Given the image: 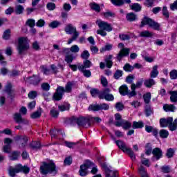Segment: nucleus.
<instances>
[{
  "mask_svg": "<svg viewBox=\"0 0 177 177\" xmlns=\"http://www.w3.org/2000/svg\"><path fill=\"white\" fill-rule=\"evenodd\" d=\"M143 26H149L151 27V28L156 30V31H160V26L158 24V23L154 21L153 19L149 17H145L142 20L141 27H143Z\"/></svg>",
  "mask_w": 177,
  "mask_h": 177,
  "instance_id": "5",
  "label": "nucleus"
},
{
  "mask_svg": "<svg viewBox=\"0 0 177 177\" xmlns=\"http://www.w3.org/2000/svg\"><path fill=\"white\" fill-rule=\"evenodd\" d=\"M128 55H129V49L122 48L118 55V60H119V62H121L122 57H124V56H128Z\"/></svg>",
  "mask_w": 177,
  "mask_h": 177,
  "instance_id": "19",
  "label": "nucleus"
},
{
  "mask_svg": "<svg viewBox=\"0 0 177 177\" xmlns=\"http://www.w3.org/2000/svg\"><path fill=\"white\" fill-rule=\"evenodd\" d=\"M41 115H42V109L41 108H39L36 111L33 112L30 115V118L35 120L37 118H39Z\"/></svg>",
  "mask_w": 177,
  "mask_h": 177,
  "instance_id": "23",
  "label": "nucleus"
},
{
  "mask_svg": "<svg viewBox=\"0 0 177 177\" xmlns=\"http://www.w3.org/2000/svg\"><path fill=\"white\" fill-rule=\"evenodd\" d=\"M36 26L37 27H44V26H45V20L41 19H39L37 23H36Z\"/></svg>",
  "mask_w": 177,
  "mask_h": 177,
  "instance_id": "58",
  "label": "nucleus"
},
{
  "mask_svg": "<svg viewBox=\"0 0 177 177\" xmlns=\"http://www.w3.org/2000/svg\"><path fill=\"white\" fill-rule=\"evenodd\" d=\"M70 50L72 53H78L80 52V47L78 45H73L70 48H65L64 52Z\"/></svg>",
  "mask_w": 177,
  "mask_h": 177,
  "instance_id": "28",
  "label": "nucleus"
},
{
  "mask_svg": "<svg viewBox=\"0 0 177 177\" xmlns=\"http://www.w3.org/2000/svg\"><path fill=\"white\" fill-rule=\"evenodd\" d=\"M89 56H91V54H89V51L86 50H84L81 54V58L85 59L86 60L89 59Z\"/></svg>",
  "mask_w": 177,
  "mask_h": 177,
  "instance_id": "49",
  "label": "nucleus"
},
{
  "mask_svg": "<svg viewBox=\"0 0 177 177\" xmlns=\"http://www.w3.org/2000/svg\"><path fill=\"white\" fill-rule=\"evenodd\" d=\"M145 150V153L147 154V156H150V154H151V152H153V148H151V145H150V144H147L146 145Z\"/></svg>",
  "mask_w": 177,
  "mask_h": 177,
  "instance_id": "51",
  "label": "nucleus"
},
{
  "mask_svg": "<svg viewBox=\"0 0 177 177\" xmlns=\"http://www.w3.org/2000/svg\"><path fill=\"white\" fill-rule=\"evenodd\" d=\"M13 53V48L12 47H7L6 48V55H7V56H12Z\"/></svg>",
  "mask_w": 177,
  "mask_h": 177,
  "instance_id": "61",
  "label": "nucleus"
},
{
  "mask_svg": "<svg viewBox=\"0 0 177 177\" xmlns=\"http://www.w3.org/2000/svg\"><path fill=\"white\" fill-rule=\"evenodd\" d=\"M19 157H20V152L13 151L10 156V160H11V161H15L16 160H19Z\"/></svg>",
  "mask_w": 177,
  "mask_h": 177,
  "instance_id": "33",
  "label": "nucleus"
},
{
  "mask_svg": "<svg viewBox=\"0 0 177 177\" xmlns=\"http://www.w3.org/2000/svg\"><path fill=\"white\" fill-rule=\"evenodd\" d=\"M111 91L109 88H105L102 92L99 95L100 99H105L107 102H113L114 100V95L110 93Z\"/></svg>",
  "mask_w": 177,
  "mask_h": 177,
  "instance_id": "8",
  "label": "nucleus"
},
{
  "mask_svg": "<svg viewBox=\"0 0 177 177\" xmlns=\"http://www.w3.org/2000/svg\"><path fill=\"white\" fill-rule=\"evenodd\" d=\"M61 24H62L59 21H53V22L48 24V26L50 28H57V27H59V26H60Z\"/></svg>",
  "mask_w": 177,
  "mask_h": 177,
  "instance_id": "43",
  "label": "nucleus"
},
{
  "mask_svg": "<svg viewBox=\"0 0 177 177\" xmlns=\"http://www.w3.org/2000/svg\"><path fill=\"white\" fill-rule=\"evenodd\" d=\"M71 86H73V84H71V82H70L67 83L65 89L64 87L58 86L56 90V92L54 93L53 96V100H62L64 92H71Z\"/></svg>",
  "mask_w": 177,
  "mask_h": 177,
  "instance_id": "3",
  "label": "nucleus"
},
{
  "mask_svg": "<svg viewBox=\"0 0 177 177\" xmlns=\"http://www.w3.org/2000/svg\"><path fill=\"white\" fill-rule=\"evenodd\" d=\"M23 171V165L21 164H19L15 165V167H10L8 169V175L10 177L16 176V174H19V172H21Z\"/></svg>",
  "mask_w": 177,
  "mask_h": 177,
  "instance_id": "9",
  "label": "nucleus"
},
{
  "mask_svg": "<svg viewBox=\"0 0 177 177\" xmlns=\"http://www.w3.org/2000/svg\"><path fill=\"white\" fill-rule=\"evenodd\" d=\"M26 24L30 27V28H32L35 27V20L33 19H29L26 21Z\"/></svg>",
  "mask_w": 177,
  "mask_h": 177,
  "instance_id": "44",
  "label": "nucleus"
},
{
  "mask_svg": "<svg viewBox=\"0 0 177 177\" xmlns=\"http://www.w3.org/2000/svg\"><path fill=\"white\" fill-rule=\"evenodd\" d=\"M73 60H74L73 55H66L65 56V62H66V63H73Z\"/></svg>",
  "mask_w": 177,
  "mask_h": 177,
  "instance_id": "53",
  "label": "nucleus"
},
{
  "mask_svg": "<svg viewBox=\"0 0 177 177\" xmlns=\"http://www.w3.org/2000/svg\"><path fill=\"white\" fill-rule=\"evenodd\" d=\"M138 171L141 177H149V174H147V172L143 166L140 167Z\"/></svg>",
  "mask_w": 177,
  "mask_h": 177,
  "instance_id": "38",
  "label": "nucleus"
},
{
  "mask_svg": "<svg viewBox=\"0 0 177 177\" xmlns=\"http://www.w3.org/2000/svg\"><path fill=\"white\" fill-rule=\"evenodd\" d=\"M170 95V100L172 103L177 102V91H171L169 92Z\"/></svg>",
  "mask_w": 177,
  "mask_h": 177,
  "instance_id": "26",
  "label": "nucleus"
},
{
  "mask_svg": "<svg viewBox=\"0 0 177 177\" xmlns=\"http://www.w3.org/2000/svg\"><path fill=\"white\" fill-rule=\"evenodd\" d=\"M115 143L117 145V146L123 151V153H125L126 154H128L129 157L131 158V160H135L136 158V156H135V153H133V151L129 147L127 146V144L121 140H116L115 141Z\"/></svg>",
  "mask_w": 177,
  "mask_h": 177,
  "instance_id": "4",
  "label": "nucleus"
},
{
  "mask_svg": "<svg viewBox=\"0 0 177 177\" xmlns=\"http://www.w3.org/2000/svg\"><path fill=\"white\" fill-rule=\"evenodd\" d=\"M158 76V66L155 65L152 68V71L150 73L151 78H157Z\"/></svg>",
  "mask_w": 177,
  "mask_h": 177,
  "instance_id": "24",
  "label": "nucleus"
},
{
  "mask_svg": "<svg viewBox=\"0 0 177 177\" xmlns=\"http://www.w3.org/2000/svg\"><path fill=\"white\" fill-rule=\"evenodd\" d=\"M90 6L93 10H95V12H100V6L96 3H91Z\"/></svg>",
  "mask_w": 177,
  "mask_h": 177,
  "instance_id": "47",
  "label": "nucleus"
},
{
  "mask_svg": "<svg viewBox=\"0 0 177 177\" xmlns=\"http://www.w3.org/2000/svg\"><path fill=\"white\" fill-rule=\"evenodd\" d=\"M23 107L19 109V113H16L13 115L14 121L17 122V124H21L23 122Z\"/></svg>",
  "mask_w": 177,
  "mask_h": 177,
  "instance_id": "16",
  "label": "nucleus"
},
{
  "mask_svg": "<svg viewBox=\"0 0 177 177\" xmlns=\"http://www.w3.org/2000/svg\"><path fill=\"white\" fill-rule=\"evenodd\" d=\"M174 153H175V151H174V149H172L171 148L167 149V152L166 153L167 158H171V157H174Z\"/></svg>",
  "mask_w": 177,
  "mask_h": 177,
  "instance_id": "55",
  "label": "nucleus"
},
{
  "mask_svg": "<svg viewBox=\"0 0 177 177\" xmlns=\"http://www.w3.org/2000/svg\"><path fill=\"white\" fill-rule=\"evenodd\" d=\"M47 9H48V10H55V9H56V4L54 3H48L47 4Z\"/></svg>",
  "mask_w": 177,
  "mask_h": 177,
  "instance_id": "60",
  "label": "nucleus"
},
{
  "mask_svg": "<svg viewBox=\"0 0 177 177\" xmlns=\"http://www.w3.org/2000/svg\"><path fill=\"white\" fill-rule=\"evenodd\" d=\"M119 92L120 95H122V96H125V95H128L129 96V91L128 90V86L127 85H122L119 88Z\"/></svg>",
  "mask_w": 177,
  "mask_h": 177,
  "instance_id": "21",
  "label": "nucleus"
},
{
  "mask_svg": "<svg viewBox=\"0 0 177 177\" xmlns=\"http://www.w3.org/2000/svg\"><path fill=\"white\" fill-rule=\"evenodd\" d=\"M10 38V30L7 29L3 33V39L8 40Z\"/></svg>",
  "mask_w": 177,
  "mask_h": 177,
  "instance_id": "48",
  "label": "nucleus"
},
{
  "mask_svg": "<svg viewBox=\"0 0 177 177\" xmlns=\"http://www.w3.org/2000/svg\"><path fill=\"white\" fill-rule=\"evenodd\" d=\"M95 23L97 26H98L99 28H100L101 30H104V31H107L108 32L113 31V27L111 26V24L106 21L98 19L96 21Z\"/></svg>",
  "mask_w": 177,
  "mask_h": 177,
  "instance_id": "7",
  "label": "nucleus"
},
{
  "mask_svg": "<svg viewBox=\"0 0 177 177\" xmlns=\"http://www.w3.org/2000/svg\"><path fill=\"white\" fill-rule=\"evenodd\" d=\"M159 134H160V138H168L169 133L167 130L162 129L160 131Z\"/></svg>",
  "mask_w": 177,
  "mask_h": 177,
  "instance_id": "45",
  "label": "nucleus"
},
{
  "mask_svg": "<svg viewBox=\"0 0 177 177\" xmlns=\"http://www.w3.org/2000/svg\"><path fill=\"white\" fill-rule=\"evenodd\" d=\"M10 150H11L10 145H4L3 147V151L4 153H7V154H9V153H10Z\"/></svg>",
  "mask_w": 177,
  "mask_h": 177,
  "instance_id": "62",
  "label": "nucleus"
},
{
  "mask_svg": "<svg viewBox=\"0 0 177 177\" xmlns=\"http://www.w3.org/2000/svg\"><path fill=\"white\" fill-rule=\"evenodd\" d=\"M130 9L134 12H140L142 10V6H140V4L136 3L130 5Z\"/></svg>",
  "mask_w": 177,
  "mask_h": 177,
  "instance_id": "30",
  "label": "nucleus"
},
{
  "mask_svg": "<svg viewBox=\"0 0 177 177\" xmlns=\"http://www.w3.org/2000/svg\"><path fill=\"white\" fill-rule=\"evenodd\" d=\"M126 19L128 21H135L138 19V17L133 12H130L127 15Z\"/></svg>",
  "mask_w": 177,
  "mask_h": 177,
  "instance_id": "32",
  "label": "nucleus"
},
{
  "mask_svg": "<svg viewBox=\"0 0 177 177\" xmlns=\"http://www.w3.org/2000/svg\"><path fill=\"white\" fill-rule=\"evenodd\" d=\"M80 37V33H76L75 35H73L71 39H68V45H70L71 44H73V41H75L77 38Z\"/></svg>",
  "mask_w": 177,
  "mask_h": 177,
  "instance_id": "54",
  "label": "nucleus"
},
{
  "mask_svg": "<svg viewBox=\"0 0 177 177\" xmlns=\"http://www.w3.org/2000/svg\"><path fill=\"white\" fill-rule=\"evenodd\" d=\"M30 49V40L27 37L23 38V50Z\"/></svg>",
  "mask_w": 177,
  "mask_h": 177,
  "instance_id": "31",
  "label": "nucleus"
},
{
  "mask_svg": "<svg viewBox=\"0 0 177 177\" xmlns=\"http://www.w3.org/2000/svg\"><path fill=\"white\" fill-rule=\"evenodd\" d=\"M12 86H13L10 82H8L6 85L5 92H6V93L10 97H12L15 93V91L12 89Z\"/></svg>",
  "mask_w": 177,
  "mask_h": 177,
  "instance_id": "18",
  "label": "nucleus"
},
{
  "mask_svg": "<svg viewBox=\"0 0 177 177\" xmlns=\"http://www.w3.org/2000/svg\"><path fill=\"white\" fill-rule=\"evenodd\" d=\"M111 59H113V55H109L105 59V62H106V67L108 68H111V67H113V61H111Z\"/></svg>",
  "mask_w": 177,
  "mask_h": 177,
  "instance_id": "35",
  "label": "nucleus"
},
{
  "mask_svg": "<svg viewBox=\"0 0 177 177\" xmlns=\"http://www.w3.org/2000/svg\"><path fill=\"white\" fill-rule=\"evenodd\" d=\"M142 85H143L142 81L137 82L136 84H131V91L129 93V97H132V96H135L136 95V91H135V89H136V88H140Z\"/></svg>",
  "mask_w": 177,
  "mask_h": 177,
  "instance_id": "17",
  "label": "nucleus"
},
{
  "mask_svg": "<svg viewBox=\"0 0 177 177\" xmlns=\"http://www.w3.org/2000/svg\"><path fill=\"white\" fill-rule=\"evenodd\" d=\"M171 10H177V0L170 4Z\"/></svg>",
  "mask_w": 177,
  "mask_h": 177,
  "instance_id": "64",
  "label": "nucleus"
},
{
  "mask_svg": "<svg viewBox=\"0 0 177 177\" xmlns=\"http://www.w3.org/2000/svg\"><path fill=\"white\" fill-rule=\"evenodd\" d=\"M115 109H116L117 111H121L124 110V104H122V103H121V102H118L115 104Z\"/></svg>",
  "mask_w": 177,
  "mask_h": 177,
  "instance_id": "57",
  "label": "nucleus"
},
{
  "mask_svg": "<svg viewBox=\"0 0 177 177\" xmlns=\"http://www.w3.org/2000/svg\"><path fill=\"white\" fill-rule=\"evenodd\" d=\"M40 172L43 175H48V174L56 175V174H57V169L56 168L55 163H53L52 161L48 162H43L40 167Z\"/></svg>",
  "mask_w": 177,
  "mask_h": 177,
  "instance_id": "2",
  "label": "nucleus"
},
{
  "mask_svg": "<svg viewBox=\"0 0 177 177\" xmlns=\"http://www.w3.org/2000/svg\"><path fill=\"white\" fill-rule=\"evenodd\" d=\"M77 68H79L80 71L83 73L84 77H86L87 78L91 77V71L85 70L83 65H79Z\"/></svg>",
  "mask_w": 177,
  "mask_h": 177,
  "instance_id": "25",
  "label": "nucleus"
},
{
  "mask_svg": "<svg viewBox=\"0 0 177 177\" xmlns=\"http://www.w3.org/2000/svg\"><path fill=\"white\" fill-rule=\"evenodd\" d=\"M162 15L166 19L169 17V12H168V8L167 6H163Z\"/></svg>",
  "mask_w": 177,
  "mask_h": 177,
  "instance_id": "52",
  "label": "nucleus"
},
{
  "mask_svg": "<svg viewBox=\"0 0 177 177\" xmlns=\"http://www.w3.org/2000/svg\"><path fill=\"white\" fill-rule=\"evenodd\" d=\"M133 129H139L143 128L145 127V123L142 121L136 122L134 121L133 122Z\"/></svg>",
  "mask_w": 177,
  "mask_h": 177,
  "instance_id": "29",
  "label": "nucleus"
},
{
  "mask_svg": "<svg viewBox=\"0 0 177 177\" xmlns=\"http://www.w3.org/2000/svg\"><path fill=\"white\" fill-rule=\"evenodd\" d=\"M58 109L59 111H67V110H70V104L65 103L62 105H59Z\"/></svg>",
  "mask_w": 177,
  "mask_h": 177,
  "instance_id": "34",
  "label": "nucleus"
},
{
  "mask_svg": "<svg viewBox=\"0 0 177 177\" xmlns=\"http://www.w3.org/2000/svg\"><path fill=\"white\" fill-rule=\"evenodd\" d=\"M90 118V123L91 125H92V124H95V122H97V124H99V122H102V119L99 117H92V116H88Z\"/></svg>",
  "mask_w": 177,
  "mask_h": 177,
  "instance_id": "37",
  "label": "nucleus"
},
{
  "mask_svg": "<svg viewBox=\"0 0 177 177\" xmlns=\"http://www.w3.org/2000/svg\"><path fill=\"white\" fill-rule=\"evenodd\" d=\"M134 67L129 65V64H126L124 66V71H133Z\"/></svg>",
  "mask_w": 177,
  "mask_h": 177,
  "instance_id": "59",
  "label": "nucleus"
},
{
  "mask_svg": "<svg viewBox=\"0 0 177 177\" xmlns=\"http://www.w3.org/2000/svg\"><path fill=\"white\" fill-rule=\"evenodd\" d=\"M174 121V118L172 117H169L167 119L162 118L160 120V125L161 128H167L169 127L170 129L171 125H172V122Z\"/></svg>",
  "mask_w": 177,
  "mask_h": 177,
  "instance_id": "11",
  "label": "nucleus"
},
{
  "mask_svg": "<svg viewBox=\"0 0 177 177\" xmlns=\"http://www.w3.org/2000/svg\"><path fill=\"white\" fill-rule=\"evenodd\" d=\"M50 133L51 135L52 139L56 138V135H60V133L61 135H63V133L60 131H57L56 129L50 130Z\"/></svg>",
  "mask_w": 177,
  "mask_h": 177,
  "instance_id": "46",
  "label": "nucleus"
},
{
  "mask_svg": "<svg viewBox=\"0 0 177 177\" xmlns=\"http://www.w3.org/2000/svg\"><path fill=\"white\" fill-rule=\"evenodd\" d=\"M15 12L16 15H21V13H23V6L17 4L15 6Z\"/></svg>",
  "mask_w": 177,
  "mask_h": 177,
  "instance_id": "42",
  "label": "nucleus"
},
{
  "mask_svg": "<svg viewBox=\"0 0 177 177\" xmlns=\"http://www.w3.org/2000/svg\"><path fill=\"white\" fill-rule=\"evenodd\" d=\"M77 125L83 128H89L91 127V120L89 116L80 117L77 120Z\"/></svg>",
  "mask_w": 177,
  "mask_h": 177,
  "instance_id": "6",
  "label": "nucleus"
},
{
  "mask_svg": "<svg viewBox=\"0 0 177 177\" xmlns=\"http://www.w3.org/2000/svg\"><path fill=\"white\" fill-rule=\"evenodd\" d=\"M111 2L115 6H122L124 3H131V0H111Z\"/></svg>",
  "mask_w": 177,
  "mask_h": 177,
  "instance_id": "20",
  "label": "nucleus"
},
{
  "mask_svg": "<svg viewBox=\"0 0 177 177\" xmlns=\"http://www.w3.org/2000/svg\"><path fill=\"white\" fill-rule=\"evenodd\" d=\"M153 157L152 158L153 161H158L161 157H162V151L160 148H155L152 151Z\"/></svg>",
  "mask_w": 177,
  "mask_h": 177,
  "instance_id": "14",
  "label": "nucleus"
},
{
  "mask_svg": "<svg viewBox=\"0 0 177 177\" xmlns=\"http://www.w3.org/2000/svg\"><path fill=\"white\" fill-rule=\"evenodd\" d=\"M17 50L19 55H23V37H20L18 40Z\"/></svg>",
  "mask_w": 177,
  "mask_h": 177,
  "instance_id": "22",
  "label": "nucleus"
},
{
  "mask_svg": "<svg viewBox=\"0 0 177 177\" xmlns=\"http://www.w3.org/2000/svg\"><path fill=\"white\" fill-rule=\"evenodd\" d=\"M88 169H91V174H93V175L97 174V167L95 166L93 162L86 160L84 165L80 166L79 171L80 176H86L88 175Z\"/></svg>",
  "mask_w": 177,
  "mask_h": 177,
  "instance_id": "1",
  "label": "nucleus"
},
{
  "mask_svg": "<svg viewBox=\"0 0 177 177\" xmlns=\"http://www.w3.org/2000/svg\"><path fill=\"white\" fill-rule=\"evenodd\" d=\"M28 96L29 99H35V97H37V96H38V92H37L35 91H30Z\"/></svg>",
  "mask_w": 177,
  "mask_h": 177,
  "instance_id": "50",
  "label": "nucleus"
},
{
  "mask_svg": "<svg viewBox=\"0 0 177 177\" xmlns=\"http://www.w3.org/2000/svg\"><path fill=\"white\" fill-rule=\"evenodd\" d=\"M175 109L176 108L173 104H165L163 106V110H165L166 112L175 111Z\"/></svg>",
  "mask_w": 177,
  "mask_h": 177,
  "instance_id": "36",
  "label": "nucleus"
},
{
  "mask_svg": "<svg viewBox=\"0 0 177 177\" xmlns=\"http://www.w3.org/2000/svg\"><path fill=\"white\" fill-rule=\"evenodd\" d=\"M140 37H153V32H151L149 30H145L140 33Z\"/></svg>",
  "mask_w": 177,
  "mask_h": 177,
  "instance_id": "40",
  "label": "nucleus"
},
{
  "mask_svg": "<svg viewBox=\"0 0 177 177\" xmlns=\"http://www.w3.org/2000/svg\"><path fill=\"white\" fill-rule=\"evenodd\" d=\"M30 147L32 150H39L41 149V142L39 141L34 142L30 145Z\"/></svg>",
  "mask_w": 177,
  "mask_h": 177,
  "instance_id": "39",
  "label": "nucleus"
},
{
  "mask_svg": "<svg viewBox=\"0 0 177 177\" xmlns=\"http://www.w3.org/2000/svg\"><path fill=\"white\" fill-rule=\"evenodd\" d=\"M110 106L107 104H93L91 105L88 107V110L93 111H99V110H109Z\"/></svg>",
  "mask_w": 177,
  "mask_h": 177,
  "instance_id": "10",
  "label": "nucleus"
},
{
  "mask_svg": "<svg viewBox=\"0 0 177 177\" xmlns=\"http://www.w3.org/2000/svg\"><path fill=\"white\" fill-rule=\"evenodd\" d=\"M143 99L145 101V103L147 104H149L150 103V100L151 99V93H147L143 95Z\"/></svg>",
  "mask_w": 177,
  "mask_h": 177,
  "instance_id": "41",
  "label": "nucleus"
},
{
  "mask_svg": "<svg viewBox=\"0 0 177 177\" xmlns=\"http://www.w3.org/2000/svg\"><path fill=\"white\" fill-rule=\"evenodd\" d=\"M144 85L146 88H151L153 85H156V81L153 79H147L144 82Z\"/></svg>",
  "mask_w": 177,
  "mask_h": 177,
  "instance_id": "27",
  "label": "nucleus"
},
{
  "mask_svg": "<svg viewBox=\"0 0 177 177\" xmlns=\"http://www.w3.org/2000/svg\"><path fill=\"white\" fill-rule=\"evenodd\" d=\"M170 78L171 80H177V71L176 70H172L170 72Z\"/></svg>",
  "mask_w": 177,
  "mask_h": 177,
  "instance_id": "56",
  "label": "nucleus"
},
{
  "mask_svg": "<svg viewBox=\"0 0 177 177\" xmlns=\"http://www.w3.org/2000/svg\"><path fill=\"white\" fill-rule=\"evenodd\" d=\"M10 77H17L20 75V71L14 70L12 71L10 74Z\"/></svg>",
  "mask_w": 177,
  "mask_h": 177,
  "instance_id": "63",
  "label": "nucleus"
},
{
  "mask_svg": "<svg viewBox=\"0 0 177 177\" xmlns=\"http://www.w3.org/2000/svg\"><path fill=\"white\" fill-rule=\"evenodd\" d=\"M101 165L105 170L106 177H117L118 176V173L117 171L109 169V167H107V165L105 163H102Z\"/></svg>",
  "mask_w": 177,
  "mask_h": 177,
  "instance_id": "12",
  "label": "nucleus"
},
{
  "mask_svg": "<svg viewBox=\"0 0 177 177\" xmlns=\"http://www.w3.org/2000/svg\"><path fill=\"white\" fill-rule=\"evenodd\" d=\"M115 125L116 127H122L123 129H129L132 127V123L129 121L124 120L122 122H115Z\"/></svg>",
  "mask_w": 177,
  "mask_h": 177,
  "instance_id": "15",
  "label": "nucleus"
},
{
  "mask_svg": "<svg viewBox=\"0 0 177 177\" xmlns=\"http://www.w3.org/2000/svg\"><path fill=\"white\" fill-rule=\"evenodd\" d=\"M64 31L66 32V34H69L71 35V34H73V35H75L76 34H80L77 31V28L71 24H67L64 28Z\"/></svg>",
  "mask_w": 177,
  "mask_h": 177,
  "instance_id": "13",
  "label": "nucleus"
}]
</instances>
